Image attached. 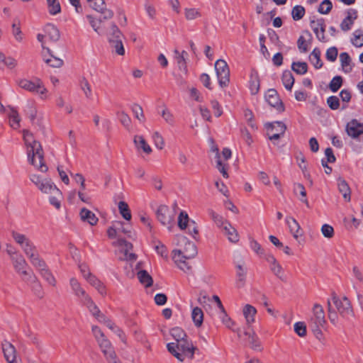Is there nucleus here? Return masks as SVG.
Wrapping results in <instances>:
<instances>
[{"mask_svg": "<svg viewBox=\"0 0 363 363\" xmlns=\"http://www.w3.org/2000/svg\"><path fill=\"white\" fill-rule=\"evenodd\" d=\"M46 35L49 37L50 40L53 42H57L60 37V30L53 24L48 23L45 26L44 29Z\"/></svg>", "mask_w": 363, "mask_h": 363, "instance_id": "26", "label": "nucleus"}, {"mask_svg": "<svg viewBox=\"0 0 363 363\" xmlns=\"http://www.w3.org/2000/svg\"><path fill=\"white\" fill-rule=\"evenodd\" d=\"M294 191L295 192H297V191H299L301 196H302L301 199H300V200L305 203L306 204L307 206H308V201L306 199V191L305 189V187L302 184H296L294 185Z\"/></svg>", "mask_w": 363, "mask_h": 363, "instance_id": "58", "label": "nucleus"}, {"mask_svg": "<svg viewBox=\"0 0 363 363\" xmlns=\"http://www.w3.org/2000/svg\"><path fill=\"white\" fill-rule=\"evenodd\" d=\"M11 235L13 240L21 245L28 258L31 257V255H33L38 252L33 243L25 235L12 231Z\"/></svg>", "mask_w": 363, "mask_h": 363, "instance_id": "5", "label": "nucleus"}, {"mask_svg": "<svg viewBox=\"0 0 363 363\" xmlns=\"http://www.w3.org/2000/svg\"><path fill=\"white\" fill-rule=\"evenodd\" d=\"M190 222L188 214L185 211H181L178 218V226L184 230L186 228Z\"/></svg>", "mask_w": 363, "mask_h": 363, "instance_id": "56", "label": "nucleus"}, {"mask_svg": "<svg viewBox=\"0 0 363 363\" xmlns=\"http://www.w3.org/2000/svg\"><path fill=\"white\" fill-rule=\"evenodd\" d=\"M152 139L155 146L162 150L164 147V142L162 135L158 132H155L152 135Z\"/></svg>", "mask_w": 363, "mask_h": 363, "instance_id": "64", "label": "nucleus"}, {"mask_svg": "<svg viewBox=\"0 0 363 363\" xmlns=\"http://www.w3.org/2000/svg\"><path fill=\"white\" fill-rule=\"evenodd\" d=\"M286 223L289 228L290 232L293 234V236L295 239H297L301 234H299L300 231V225L296 220L292 217L287 216L286 218Z\"/></svg>", "mask_w": 363, "mask_h": 363, "instance_id": "25", "label": "nucleus"}, {"mask_svg": "<svg viewBox=\"0 0 363 363\" xmlns=\"http://www.w3.org/2000/svg\"><path fill=\"white\" fill-rule=\"evenodd\" d=\"M11 126L17 129L20 127V117L16 110L11 108V112L9 114Z\"/></svg>", "mask_w": 363, "mask_h": 363, "instance_id": "54", "label": "nucleus"}, {"mask_svg": "<svg viewBox=\"0 0 363 363\" xmlns=\"http://www.w3.org/2000/svg\"><path fill=\"white\" fill-rule=\"evenodd\" d=\"M48 11L51 15H56L61 12V6L58 0H47Z\"/></svg>", "mask_w": 363, "mask_h": 363, "instance_id": "45", "label": "nucleus"}, {"mask_svg": "<svg viewBox=\"0 0 363 363\" xmlns=\"http://www.w3.org/2000/svg\"><path fill=\"white\" fill-rule=\"evenodd\" d=\"M306 10L303 6L296 5L291 10V16L294 21L301 20L305 15Z\"/></svg>", "mask_w": 363, "mask_h": 363, "instance_id": "48", "label": "nucleus"}, {"mask_svg": "<svg viewBox=\"0 0 363 363\" xmlns=\"http://www.w3.org/2000/svg\"><path fill=\"white\" fill-rule=\"evenodd\" d=\"M218 84L220 87H226L230 82V69L227 62L223 60H218L215 63Z\"/></svg>", "mask_w": 363, "mask_h": 363, "instance_id": "4", "label": "nucleus"}, {"mask_svg": "<svg viewBox=\"0 0 363 363\" xmlns=\"http://www.w3.org/2000/svg\"><path fill=\"white\" fill-rule=\"evenodd\" d=\"M266 260L270 264V269L272 272L279 279H281V274H283V269L281 266L278 263L276 258L272 255H267L265 256Z\"/></svg>", "mask_w": 363, "mask_h": 363, "instance_id": "18", "label": "nucleus"}, {"mask_svg": "<svg viewBox=\"0 0 363 363\" xmlns=\"http://www.w3.org/2000/svg\"><path fill=\"white\" fill-rule=\"evenodd\" d=\"M79 86L80 89L83 91L86 97L89 99H91L92 98V90L89 82L86 78L83 77L80 79Z\"/></svg>", "mask_w": 363, "mask_h": 363, "instance_id": "41", "label": "nucleus"}, {"mask_svg": "<svg viewBox=\"0 0 363 363\" xmlns=\"http://www.w3.org/2000/svg\"><path fill=\"white\" fill-rule=\"evenodd\" d=\"M2 350L7 362L14 363L16 358L14 346L11 342L5 340L2 342Z\"/></svg>", "mask_w": 363, "mask_h": 363, "instance_id": "15", "label": "nucleus"}, {"mask_svg": "<svg viewBox=\"0 0 363 363\" xmlns=\"http://www.w3.org/2000/svg\"><path fill=\"white\" fill-rule=\"evenodd\" d=\"M219 318L220 319L223 324L228 329L237 333L239 338H241V330L240 328H235V326L236 323L234 320H233L226 313V311L224 310L221 311L219 314Z\"/></svg>", "mask_w": 363, "mask_h": 363, "instance_id": "14", "label": "nucleus"}, {"mask_svg": "<svg viewBox=\"0 0 363 363\" xmlns=\"http://www.w3.org/2000/svg\"><path fill=\"white\" fill-rule=\"evenodd\" d=\"M224 234L228 236V240L231 242H237L239 240L238 232L235 228L228 222L225 223V225L222 229Z\"/></svg>", "mask_w": 363, "mask_h": 363, "instance_id": "20", "label": "nucleus"}, {"mask_svg": "<svg viewBox=\"0 0 363 363\" xmlns=\"http://www.w3.org/2000/svg\"><path fill=\"white\" fill-rule=\"evenodd\" d=\"M291 69L298 74H304L308 71V65L306 62H294L291 65Z\"/></svg>", "mask_w": 363, "mask_h": 363, "instance_id": "44", "label": "nucleus"}, {"mask_svg": "<svg viewBox=\"0 0 363 363\" xmlns=\"http://www.w3.org/2000/svg\"><path fill=\"white\" fill-rule=\"evenodd\" d=\"M29 259L31 264L37 268L40 272L48 268L45 261L40 257L38 252L33 255H31V257H30Z\"/></svg>", "mask_w": 363, "mask_h": 363, "instance_id": "36", "label": "nucleus"}, {"mask_svg": "<svg viewBox=\"0 0 363 363\" xmlns=\"http://www.w3.org/2000/svg\"><path fill=\"white\" fill-rule=\"evenodd\" d=\"M320 50L318 48H315L309 56V60L315 69H320L323 67V64L320 60Z\"/></svg>", "mask_w": 363, "mask_h": 363, "instance_id": "32", "label": "nucleus"}, {"mask_svg": "<svg viewBox=\"0 0 363 363\" xmlns=\"http://www.w3.org/2000/svg\"><path fill=\"white\" fill-rule=\"evenodd\" d=\"M338 55L337 48L335 46L329 48L326 50L325 58L330 62H335Z\"/></svg>", "mask_w": 363, "mask_h": 363, "instance_id": "60", "label": "nucleus"}, {"mask_svg": "<svg viewBox=\"0 0 363 363\" xmlns=\"http://www.w3.org/2000/svg\"><path fill=\"white\" fill-rule=\"evenodd\" d=\"M244 335L247 337L249 344L250 345V347L253 350H260V343L259 342L257 336L256 335V334L254 332L252 333H250L247 331H245L244 333Z\"/></svg>", "mask_w": 363, "mask_h": 363, "instance_id": "40", "label": "nucleus"}, {"mask_svg": "<svg viewBox=\"0 0 363 363\" xmlns=\"http://www.w3.org/2000/svg\"><path fill=\"white\" fill-rule=\"evenodd\" d=\"M82 303L88 308L90 313H91V314L96 318L101 315L100 310L89 296H86L85 299H82Z\"/></svg>", "mask_w": 363, "mask_h": 363, "instance_id": "27", "label": "nucleus"}, {"mask_svg": "<svg viewBox=\"0 0 363 363\" xmlns=\"http://www.w3.org/2000/svg\"><path fill=\"white\" fill-rule=\"evenodd\" d=\"M80 217L84 222H87L91 225H96L98 222V218L91 211L86 208H82L80 211Z\"/></svg>", "mask_w": 363, "mask_h": 363, "instance_id": "21", "label": "nucleus"}, {"mask_svg": "<svg viewBox=\"0 0 363 363\" xmlns=\"http://www.w3.org/2000/svg\"><path fill=\"white\" fill-rule=\"evenodd\" d=\"M281 80L284 87L287 90H291L292 86L294 84V77L289 70L284 71L281 77Z\"/></svg>", "mask_w": 363, "mask_h": 363, "instance_id": "34", "label": "nucleus"}, {"mask_svg": "<svg viewBox=\"0 0 363 363\" xmlns=\"http://www.w3.org/2000/svg\"><path fill=\"white\" fill-rule=\"evenodd\" d=\"M118 209L124 219L127 220H130L131 219L130 211L128 205L125 201H120L118 203Z\"/></svg>", "mask_w": 363, "mask_h": 363, "instance_id": "49", "label": "nucleus"}, {"mask_svg": "<svg viewBox=\"0 0 363 363\" xmlns=\"http://www.w3.org/2000/svg\"><path fill=\"white\" fill-rule=\"evenodd\" d=\"M342 77L341 76L334 77L329 84V88L333 92H336L342 85Z\"/></svg>", "mask_w": 363, "mask_h": 363, "instance_id": "53", "label": "nucleus"}, {"mask_svg": "<svg viewBox=\"0 0 363 363\" xmlns=\"http://www.w3.org/2000/svg\"><path fill=\"white\" fill-rule=\"evenodd\" d=\"M333 9V4L330 0H323L318 9V11L321 14H328Z\"/></svg>", "mask_w": 363, "mask_h": 363, "instance_id": "55", "label": "nucleus"}, {"mask_svg": "<svg viewBox=\"0 0 363 363\" xmlns=\"http://www.w3.org/2000/svg\"><path fill=\"white\" fill-rule=\"evenodd\" d=\"M12 33L18 41H21L23 39L22 32L20 27V21L18 19H14L12 24Z\"/></svg>", "mask_w": 363, "mask_h": 363, "instance_id": "52", "label": "nucleus"}, {"mask_svg": "<svg viewBox=\"0 0 363 363\" xmlns=\"http://www.w3.org/2000/svg\"><path fill=\"white\" fill-rule=\"evenodd\" d=\"M353 38L351 39L352 45L357 48L363 46V31L357 29L353 33Z\"/></svg>", "mask_w": 363, "mask_h": 363, "instance_id": "42", "label": "nucleus"}, {"mask_svg": "<svg viewBox=\"0 0 363 363\" xmlns=\"http://www.w3.org/2000/svg\"><path fill=\"white\" fill-rule=\"evenodd\" d=\"M340 60L343 71L345 73H349L352 71V67H350L351 63V57L347 52H342L340 55Z\"/></svg>", "mask_w": 363, "mask_h": 363, "instance_id": "38", "label": "nucleus"}, {"mask_svg": "<svg viewBox=\"0 0 363 363\" xmlns=\"http://www.w3.org/2000/svg\"><path fill=\"white\" fill-rule=\"evenodd\" d=\"M317 25H318V26H320V29L316 35V38L321 42H323V43L327 42L328 39L325 36V20L323 18H318Z\"/></svg>", "mask_w": 363, "mask_h": 363, "instance_id": "50", "label": "nucleus"}, {"mask_svg": "<svg viewBox=\"0 0 363 363\" xmlns=\"http://www.w3.org/2000/svg\"><path fill=\"white\" fill-rule=\"evenodd\" d=\"M235 267L237 269V284L239 287H241L245 284L247 270L246 267L240 264H236Z\"/></svg>", "mask_w": 363, "mask_h": 363, "instance_id": "30", "label": "nucleus"}, {"mask_svg": "<svg viewBox=\"0 0 363 363\" xmlns=\"http://www.w3.org/2000/svg\"><path fill=\"white\" fill-rule=\"evenodd\" d=\"M41 276L48 281V283L52 286L55 285V279L54 278L53 275L50 272V271L46 268L41 271L40 272Z\"/></svg>", "mask_w": 363, "mask_h": 363, "instance_id": "61", "label": "nucleus"}, {"mask_svg": "<svg viewBox=\"0 0 363 363\" xmlns=\"http://www.w3.org/2000/svg\"><path fill=\"white\" fill-rule=\"evenodd\" d=\"M317 25H318V26H320V29L316 35V38L321 42H323V43L327 42L328 39L325 36V20L323 18H318Z\"/></svg>", "mask_w": 363, "mask_h": 363, "instance_id": "51", "label": "nucleus"}, {"mask_svg": "<svg viewBox=\"0 0 363 363\" xmlns=\"http://www.w3.org/2000/svg\"><path fill=\"white\" fill-rule=\"evenodd\" d=\"M16 83L21 88L33 93L43 95L46 92V89L39 79L33 82L26 79H21L17 80Z\"/></svg>", "mask_w": 363, "mask_h": 363, "instance_id": "8", "label": "nucleus"}, {"mask_svg": "<svg viewBox=\"0 0 363 363\" xmlns=\"http://www.w3.org/2000/svg\"><path fill=\"white\" fill-rule=\"evenodd\" d=\"M38 189L45 194L55 193L59 195L61 194L60 191L57 188L54 183L50 180L45 179L43 181Z\"/></svg>", "mask_w": 363, "mask_h": 363, "instance_id": "22", "label": "nucleus"}, {"mask_svg": "<svg viewBox=\"0 0 363 363\" xmlns=\"http://www.w3.org/2000/svg\"><path fill=\"white\" fill-rule=\"evenodd\" d=\"M12 260L13 262V266L16 272L24 275L25 277H28L24 278L25 279H29V278L31 277V275L25 270V267L27 265V263L23 256L16 255V257H12Z\"/></svg>", "mask_w": 363, "mask_h": 363, "instance_id": "13", "label": "nucleus"}, {"mask_svg": "<svg viewBox=\"0 0 363 363\" xmlns=\"http://www.w3.org/2000/svg\"><path fill=\"white\" fill-rule=\"evenodd\" d=\"M118 245L122 247L121 251L124 253V255H128L130 250L133 248V245L126 241L125 239L120 238L118 240Z\"/></svg>", "mask_w": 363, "mask_h": 363, "instance_id": "63", "label": "nucleus"}, {"mask_svg": "<svg viewBox=\"0 0 363 363\" xmlns=\"http://www.w3.org/2000/svg\"><path fill=\"white\" fill-rule=\"evenodd\" d=\"M357 18V11L355 9H350L347 11V16L340 23V28L342 31L350 30L354 24V20Z\"/></svg>", "mask_w": 363, "mask_h": 363, "instance_id": "12", "label": "nucleus"}, {"mask_svg": "<svg viewBox=\"0 0 363 363\" xmlns=\"http://www.w3.org/2000/svg\"><path fill=\"white\" fill-rule=\"evenodd\" d=\"M325 323V312L318 303H315L313 308V315L310 319L309 324L324 325Z\"/></svg>", "mask_w": 363, "mask_h": 363, "instance_id": "11", "label": "nucleus"}, {"mask_svg": "<svg viewBox=\"0 0 363 363\" xmlns=\"http://www.w3.org/2000/svg\"><path fill=\"white\" fill-rule=\"evenodd\" d=\"M156 216L158 220L169 230H171L172 224L174 219V213L169 210L167 206L160 205L157 211Z\"/></svg>", "mask_w": 363, "mask_h": 363, "instance_id": "9", "label": "nucleus"}, {"mask_svg": "<svg viewBox=\"0 0 363 363\" xmlns=\"http://www.w3.org/2000/svg\"><path fill=\"white\" fill-rule=\"evenodd\" d=\"M131 110H132L135 117L138 121H140L142 123L145 122V116L143 113V108L140 105H138L137 104H134L131 106Z\"/></svg>", "mask_w": 363, "mask_h": 363, "instance_id": "57", "label": "nucleus"}, {"mask_svg": "<svg viewBox=\"0 0 363 363\" xmlns=\"http://www.w3.org/2000/svg\"><path fill=\"white\" fill-rule=\"evenodd\" d=\"M167 348L173 356L181 362H183L185 357L192 359L194 352L198 350L197 347L194 346L192 341L188 339V337L177 342L168 343Z\"/></svg>", "mask_w": 363, "mask_h": 363, "instance_id": "3", "label": "nucleus"}, {"mask_svg": "<svg viewBox=\"0 0 363 363\" xmlns=\"http://www.w3.org/2000/svg\"><path fill=\"white\" fill-rule=\"evenodd\" d=\"M23 138L28 147V158L30 164L42 172H47L48 167L44 162L43 150L40 143L33 140L28 131H24Z\"/></svg>", "mask_w": 363, "mask_h": 363, "instance_id": "2", "label": "nucleus"}, {"mask_svg": "<svg viewBox=\"0 0 363 363\" xmlns=\"http://www.w3.org/2000/svg\"><path fill=\"white\" fill-rule=\"evenodd\" d=\"M107 34L109 43H111V40H116L124 39L123 34L115 23L111 24L110 30Z\"/></svg>", "mask_w": 363, "mask_h": 363, "instance_id": "31", "label": "nucleus"}, {"mask_svg": "<svg viewBox=\"0 0 363 363\" xmlns=\"http://www.w3.org/2000/svg\"><path fill=\"white\" fill-rule=\"evenodd\" d=\"M257 310L254 306L250 304H247L243 308V315L245 318L247 325H250L255 322V316Z\"/></svg>", "mask_w": 363, "mask_h": 363, "instance_id": "29", "label": "nucleus"}, {"mask_svg": "<svg viewBox=\"0 0 363 363\" xmlns=\"http://www.w3.org/2000/svg\"><path fill=\"white\" fill-rule=\"evenodd\" d=\"M294 331L300 337H304L306 335V326L303 322H297L294 324Z\"/></svg>", "mask_w": 363, "mask_h": 363, "instance_id": "62", "label": "nucleus"}, {"mask_svg": "<svg viewBox=\"0 0 363 363\" xmlns=\"http://www.w3.org/2000/svg\"><path fill=\"white\" fill-rule=\"evenodd\" d=\"M337 186L340 192L343 196V198L347 201H350L351 199V191L347 182L345 179L339 178L337 180Z\"/></svg>", "mask_w": 363, "mask_h": 363, "instance_id": "23", "label": "nucleus"}, {"mask_svg": "<svg viewBox=\"0 0 363 363\" xmlns=\"http://www.w3.org/2000/svg\"><path fill=\"white\" fill-rule=\"evenodd\" d=\"M170 334L172 337L175 340V342L181 341L182 340L187 337V335L181 328L175 327L171 329Z\"/></svg>", "mask_w": 363, "mask_h": 363, "instance_id": "46", "label": "nucleus"}, {"mask_svg": "<svg viewBox=\"0 0 363 363\" xmlns=\"http://www.w3.org/2000/svg\"><path fill=\"white\" fill-rule=\"evenodd\" d=\"M110 46L113 51L119 55L125 54V49L123 44V40H111Z\"/></svg>", "mask_w": 363, "mask_h": 363, "instance_id": "43", "label": "nucleus"}, {"mask_svg": "<svg viewBox=\"0 0 363 363\" xmlns=\"http://www.w3.org/2000/svg\"><path fill=\"white\" fill-rule=\"evenodd\" d=\"M179 242L184 245V247L179 250H173L172 259L178 267L184 272L191 269V266L186 261L194 258L197 255V248L195 244L184 236L179 238Z\"/></svg>", "mask_w": 363, "mask_h": 363, "instance_id": "1", "label": "nucleus"}, {"mask_svg": "<svg viewBox=\"0 0 363 363\" xmlns=\"http://www.w3.org/2000/svg\"><path fill=\"white\" fill-rule=\"evenodd\" d=\"M69 282L74 294L80 298L81 301L82 299H85L86 296H89L85 291L81 287L79 283L76 279L72 278Z\"/></svg>", "mask_w": 363, "mask_h": 363, "instance_id": "28", "label": "nucleus"}, {"mask_svg": "<svg viewBox=\"0 0 363 363\" xmlns=\"http://www.w3.org/2000/svg\"><path fill=\"white\" fill-rule=\"evenodd\" d=\"M133 142L138 150H143L146 154L152 152V148L142 135H135Z\"/></svg>", "mask_w": 363, "mask_h": 363, "instance_id": "24", "label": "nucleus"}, {"mask_svg": "<svg viewBox=\"0 0 363 363\" xmlns=\"http://www.w3.org/2000/svg\"><path fill=\"white\" fill-rule=\"evenodd\" d=\"M98 343L108 363H122L117 357L115 350L108 339L103 337L99 340Z\"/></svg>", "mask_w": 363, "mask_h": 363, "instance_id": "7", "label": "nucleus"}, {"mask_svg": "<svg viewBox=\"0 0 363 363\" xmlns=\"http://www.w3.org/2000/svg\"><path fill=\"white\" fill-rule=\"evenodd\" d=\"M117 116L121 124L128 130H130L131 127V118L124 111H120L117 113Z\"/></svg>", "mask_w": 363, "mask_h": 363, "instance_id": "47", "label": "nucleus"}, {"mask_svg": "<svg viewBox=\"0 0 363 363\" xmlns=\"http://www.w3.org/2000/svg\"><path fill=\"white\" fill-rule=\"evenodd\" d=\"M250 89L252 94H256L259 89V78L257 72H252L250 79Z\"/></svg>", "mask_w": 363, "mask_h": 363, "instance_id": "33", "label": "nucleus"}, {"mask_svg": "<svg viewBox=\"0 0 363 363\" xmlns=\"http://www.w3.org/2000/svg\"><path fill=\"white\" fill-rule=\"evenodd\" d=\"M89 3V6L94 10L99 12L101 11L104 6H106L104 0H86Z\"/></svg>", "mask_w": 363, "mask_h": 363, "instance_id": "59", "label": "nucleus"}, {"mask_svg": "<svg viewBox=\"0 0 363 363\" xmlns=\"http://www.w3.org/2000/svg\"><path fill=\"white\" fill-rule=\"evenodd\" d=\"M138 278L140 282L145 287H150L152 284V278L145 270H140L138 272Z\"/></svg>", "mask_w": 363, "mask_h": 363, "instance_id": "39", "label": "nucleus"}, {"mask_svg": "<svg viewBox=\"0 0 363 363\" xmlns=\"http://www.w3.org/2000/svg\"><path fill=\"white\" fill-rule=\"evenodd\" d=\"M332 300L337 311L343 318H349L353 315V310L350 301L347 297L344 296L342 299H340L333 293Z\"/></svg>", "mask_w": 363, "mask_h": 363, "instance_id": "6", "label": "nucleus"}, {"mask_svg": "<svg viewBox=\"0 0 363 363\" xmlns=\"http://www.w3.org/2000/svg\"><path fill=\"white\" fill-rule=\"evenodd\" d=\"M43 49H45L44 46L43 45ZM47 52L49 54L50 57H47L45 54H43V60L46 64H48L49 66L52 67H56L59 68L61 67L63 65V60L60 58L55 57L52 53L51 50L47 48H45Z\"/></svg>", "mask_w": 363, "mask_h": 363, "instance_id": "19", "label": "nucleus"}, {"mask_svg": "<svg viewBox=\"0 0 363 363\" xmlns=\"http://www.w3.org/2000/svg\"><path fill=\"white\" fill-rule=\"evenodd\" d=\"M267 102L278 111H284V106L276 89H269L265 94Z\"/></svg>", "mask_w": 363, "mask_h": 363, "instance_id": "10", "label": "nucleus"}, {"mask_svg": "<svg viewBox=\"0 0 363 363\" xmlns=\"http://www.w3.org/2000/svg\"><path fill=\"white\" fill-rule=\"evenodd\" d=\"M87 281L89 283L92 285L101 294H104L105 287L103 284L95 276L92 275L91 273H88Z\"/></svg>", "mask_w": 363, "mask_h": 363, "instance_id": "35", "label": "nucleus"}, {"mask_svg": "<svg viewBox=\"0 0 363 363\" xmlns=\"http://www.w3.org/2000/svg\"><path fill=\"white\" fill-rule=\"evenodd\" d=\"M275 125L277 128H279V133H274L269 135V139L270 140H279L282 135H284L286 130V125L281 121H275L274 123H269L268 128H271V130L273 131L274 128H275Z\"/></svg>", "mask_w": 363, "mask_h": 363, "instance_id": "17", "label": "nucleus"}, {"mask_svg": "<svg viewBox=\"0 0 363 363\" xmlns=\"http://www.w3.org/2000/svg\"><path fill=\"white\" fill-rule=\"evenodd\" d=\"M362 124L358 123L357 120L353 119L346 125V132L348 135L356 138L363 133V130L360 129Z\"/></svg>", "mask_w": 363, "mask_h": 363, "instance_id": "16", "label": "nucleus"}, {"mask_svg": "<svg viewBox=\"0 0 363 363\" xmlns=\"http://www.w3.org/2000/svg\"><path fill=\"white\" fill-rule=\"evenodd\" d=\"M191 318L194 325L196 327H200L203 320V313L199 307H195L192 310Z\"/></svg>", "mask_w": 363, "mask_h": 363, "instance_id": "37", "label": "nucleus"}]
</instances>
